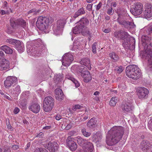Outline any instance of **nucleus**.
I'll return each mask as SVG.
<instances>
[{
    "label": "nucleus",
    "mask_w": 152,
    "mask_h": 152,
    "mask_svg": "<svg viewBox=\"0 0 152 152\" xmlns=\"http://www.w3.org/2000/svg\"><path fill=\"white\" fill-rule=\"evenodd\" d=\"M112 7H110L108 9L107 13L110 15H112L113 14V12L112 11Z\"/></svg>",
    "instance_id": "nucleus-54"
},
{
    "label": "nucleus",
    "mask_w": 152,
    "mask_h": 152,
    "mask_svg": "<svg viewBox=\"0 0 152 152\" xmlns=\"http://www.w3.org/2000/svg\"><path fill=\"white\" fill-rule=\"evenodd\" d=\"M65 23L64 21L62 20L57 21L56 25L53 26V30L55 34L58 35L61 34Z\"/></svg>",
    "instance_id": "nucleus-6"
},
{
    "label": "nucleus",
    "mask_w": 152,
    "mask_h": 152,
    "mask_svg": "<svg viewBox=\"0 0 152 152\" xmlns=\"http://www.w3.org/2000/svg\"><path fill=\"white\" fill-rule=\"evenodd\" d=\"M81 132L83 135L84 136L87 137L89 136L91 134L90 132H87L86 130V129L84 128L81 129Z\"/></svg>",
    "instance_id": "nucleus-40"
},
{
    "label": "nucleus",
    "mask_w": 152,
    "mask_h": 152,
    "mask_svg": "<svg viewBox=\"0 0 152 152\" xmlns=\"http://www.w3.org/2000/svg\"><path fill=\"white\" fill-rule=\"evenodd\" d=\"M54 21V19L46 17L40 16L39 17V29L42 31H45Z\"/></svg>",
    "instance_id": "nucleus-3"
},
{
    "label": "nucleus",
    "mask_w": 152,
    "mask_h": 152,
    "mask_svg": "<svg viewBox=\"0 0 152 152\" xmlns=\"http://www.w3.org/2000/svg\"><path fill=\"white\" fill-rule=\"evenodd\" d=\"M54 99L51 96L46 97L43 103V108L46 112H48L53 108L54 105Z\"/></svg>",
    "instance_id": "nucleus-4"
},
{
    "label": "nucleus",
    "mask_w": 152,
    "mask_h": 152,
    "mask_svg": "<svg viewBox=\"0 0 152 152\" xmlns=\"http://www.w3.org/2000/svg\"><path fill=\"white\" fill-rule=\"evenodd\" d=\"M19 147V146L17 145H13L12 146V148L14 150H16L18 149Z\"/></svg>",
    "instance_id": "nucleus-62"
},
{
    "label": "nucleus",
    "mask_w": 152,
    "mask_h": 152,
    "mask_svg": "<svg viewBox=\"0 0 152 152\" xmlns=\"http://www.w3.org/2000/svg\"><path fill=\"white\" fill-rule=\"evenodd\" d=\"M140 148L142 151H147L150 148H152V145L149 141L144 140L140 143Z\"/></svg>",
    "instance_id": "nucleus-15"
},
{
    "label": "nucleus",
    "mask_w": 152,
    "mask_h": 152,
    "mask_svg": "<svg viewBox=\"0 0 152 152\" xmlns=\"http://www.w3.org/2000/svg\"><path fill=\"white\" fill-rule=\"evenodd\" d=\"M38 105L37 104H34L31 106L29 108V109L33 112L37 113L38 112Z\"/></svg>",
    "instance_id": "nucleus-35"
},
{
    "label": "nucleus",
    "mask_w": 152,
    "mask_h": 152,
    "mask_svg": "<svg viewBox=\"0 0 152 152\" xmlns=\"http://www.w3.org/2000/svg\"><path fill=\"white\" fill-rule=\"evenodd\" d=\"M8 12V10H6V11L3 10H1L0 13L2 15H4V14H6Z\"/></svg>",
    "instance_id": "nucleus-63"
},
{
    "label": "nucleus",
    "mask_w": 152,
    "mask_h": 152,
    "mask_svg": "<svg viewBox=\"0 0 152 152\" xmlns=\"http://www.w3.org/2000/svg\"><path fill=\"white\" fill-rule=\"evenodd\" d=\"M10 23L11 26L13 28H15L17 25V20L15 22V21L13 19H10Z\"/></svg>",
    "instance_id": "nucleus-44"
},
{
    "label": "nucleus",
    "mask_w": 152,
    "mask_h": 152,
    "mask_svg": "<svg viewBox=\"0 0 152 152\" xmlns=\"http://www.w3.org/2000/svg\"><path fill=\"white\" fill-rule=\"evenodd\" d=\"M62 76L61 74H56L55 75L54 79V81L56 84H57L58 83L61 82L62 80Z\"/></svg>",
    "instance_id": "nucleus-34"
},
{
    "label": "nucleus",
    "mask_w": 152,
    "mask_h": 152,
    "mask_svg": "<svg viewBox=\"0 0 152 152\" xmlns=\"http://www.w3.org/2000/svg\"><path fill=\"white\" fill-rule=\"evenodd\" d=\"M46 142L43 143V146L49 150L50 152H55L58 149V144L55 142H49L48 144H46Z\"/></svg>",
    "instance_id": "nucleus-9"
},
{
    "label": "nucleus",
    "mask_w": 152,
    "mask_h": 152,
    "mask_svg": "<svg viewBox=\"0 0 152 152\" xmlns=\"http://www.w3.org/2000/svg\"><path fill=\"white\" fill-rule=\"evenodd\" d=\"M96 122L95 118H91L87 124V125L90 129H93L96 126Z\"/></svg>",
    "instance_id": "nucleus-27"
},
{
    "label": "nucleus",
    "mask_w": 152,
    "mask_h": 152,
    "mask_svg": "<svg viewBox=\"0 0 152 152\" xmlns=\"http://www.w3.org/2000/svg\"><path fill=\"white\" fill-rule=\"evenodd\" d=\"M121 108L123 112L125 113L131 112L134 108V107L132 106L131 102H127L125 104L121 105Z\"/></svg>",
    "instance_id": "nucleus-13"
},
{
    "label": "nucleus",
    "mask_w": 152,
    "mask_h": 152,
    "mask_svg": "<svg viewBox=\"0 0 152 152\" xmlns=\"http://www.w3.org/2000/svg\"><path fill=\"white\" fill-rule=\"evenodd\" d=\"M123 69L121 66H120L118 67L117 71L119 73H120L121 72L123 71Z\"/></svg>",
    "instance_id": "nucleus-64"
},
{
    "label": "nucleus",
    "mask_w": 152,
    "mask_h": 152,
    "mask_svg": "<svg viewBox=\"0 0 152 152\" xmlns=\"http://www.w3.org/2000/svg\"><path fill=\"white\" fill-rule=\"evenodd\" d=\"M0 49L7 54H12L13 53L12 50L7 45L2 46L1 47Z\"/></svg>",
    "instance_id": "nucleus-26"
},
{
    "label": "nucleus",
    "mask_w": 152,
    "mask_h": 152,
    "mask_svg": "<svg viewBox=\"0 0 152 152\" xmlns=\"http://www.w3.org/2000/svg\"><path fill=\"white\" fill-rule=\"evenodd\" d=\"M38 48L36 46L31 47L29 49L28 48L27 52L29 55H32V56H37V53Z\"/></svg>",
    "instance_id": "nucleus-20"
},
{
    "label": "nucleus",
    "mask_w": 152,
    "mask_h": 152,
    "mask_svg": "<svg viewBox=\"0 0 152 152\" xmlns=\"http://www.w3.org/2000/svg\"><path fill=\"white\" fill-rule=\"evenodd\" d=\"M124 20H125L124 19L121 18H118L117 19V21L120 24L122 25Z\"/></svg>",
    "instance_id": "nucleus-50"
},
{
    "label": "nucleus",
    "mask_w": 152,
    "mask_h": 152,
    "mask_svg": "<svg viewBox=\"0 0 152 152\" xmlns=\"http://www.w3.org/2000/svg\"><path fill=\"white\" fill-rule=\"evenodd\" d=\"M77 141L78 144L80 145L83 146L85 145L87 142L86 140L83 139L80 137H77Z\"/></svg>",
    "instance_id": "nucleus-32"
},
{
    "label": "nucleus",
    "mask_w": 152,
    "mask_h": 152,
    "mask_svg": "<svg viewBox=\"0 0 152 152\" xmlns=\"http://www.w3.org/2000/svg\"><path fill=\"white\" fill-rule=\"evenodd\" d=\"M62 59V64L65 66H69L74 60L73 55L69 53L65 54Z\"/></svg>",
    "instance_id": "nucleus-7"
},
{
    "label": "nucleus",
    "mask_w": 152,
    "mask_h": 152,
    "mask_svg": "<svg viewBox=\"0 0 152 152\" xmlns=\"http://www.w3.org/2000/svg\"><path fill=\"white\" fill-rule=\"evenodd\" d=\"M137 91L138 96L140 99H145L147 97L149 91L146 88L141 87L138 89Z\"/></svg>",
    "instance_id": "nucleus-11"
},
{
    "label": "nucleus",
    "mask_w": 152,
    "mask_h": 152,
    "mask_svg": "<svg viewBox=\"0 0 152 152\" xmlns=\"http://www.w3.org/2000/svg\"><path fill=\"white\" fill-rule=\"evenodd\" d=\"M36 11V10L35 9H31V10H30V11H28V14H29L31 13L34 12V14H36L37 12V11L36 12H35Z\"/></svg>",
    "instance_id": "nucleus-57"
},
{
    "label": "nucleus",
    "mask_w": 152,
    "mask_h": 152,
    "mask_svg": "<svg viewBox=\"0 0 152 152\" xmlns=\"http://www.w3.org/2000/svg\"><path fill=\"white\" fill-rule=\"evenodd\" d=\"M62 92H63L62 90L61 89L58 88H56L55 91V97H56V96H57V95L61 93H62Z\"/></svg>",
    "instance_id": "nucleus-48"
},
{
    "label": "nucleus",
    "mask_w": 152,
    "mask_h": 152,
    "mask_svg": "<svg viewBox=\"0 0 152 152\" xmlns=\"http://www.w3.org/2000/svg\"><path fill=\"white\" fill-rule=\"evenodd\" d=\"M39 150L40 152H48V151L46 149L43 148H39Z\"/></svg>",
    "instance_id": "nucleus-59"
},
{
    "label": "nucleus",
    "mask_w": 152,
    "mask_h": 152,
    "mask_svg": "<svg viewBox=\"0 0 152 152\" xmlns=\"http://www.w3.org/2000/svg\"><path fill=\"white\" fill-rule=\"evenodd\" d=\"M5 31L8 34H11L13 32L12 28L8 26H7V28L6 29Z\"/></svg>",
    "instance_id": "nucleus-51"
},
{
    "label": "nucleus",
    "mask_w": 152,
    "mask_h": 152,
    "mask_svg": "<svg viewBox=\"0 0 152 152\" xmlns=\"http://www.w3.org/2000/svg\"><path fill=\"white\" fill-rule=\"evenodd\" d=\"M85 13V11L83 7L80 9L76 12L73 16L74 18L75 19L79 16L81 15L84 14Z\"/></svg>",
    "instance_id": "nucleus-25"
},
{
    "label": "nucleus",
    "mask_w": 152,
    "mask_h": 152,
    "mask_svg": "<svg viewBox=\"0 0 152 152\" xmlns=\"http://www.w3.org/2000/svg\"><path fill=\"white\" fill-rule=\"evenodd\" d=\"M66 78L68 79L71 80L74 83L76 87L77 88L80 86V83L75 78H74L70 74L68 73L66 74Z\"/></svg>",
    "instance_id": "nucleus-24"
},
{
    "label": "nucleus",
    "mask_w": 152,
    "mask_h": 152,
    "mask_svg": "<svg viewBox=\"0 0 152 152\" xmlns=\"http://www.w3.org/2000/svg\"><path fill=\"white\" fill-rule=\"evenodd\" d=\"M18 82L17 78L15 76H8L4 81L5 87L7 89L9 88L13 84Z\"/></svg>",
    "instance_id": "nucleus-8"
},
{
    "label": "nucleus",
    "mask_w": 152,
    "mask_h": 152,
    "mask_svg": "<svg viewBox=\"0 0 152 152\" xmlns=\"http://www.w3.org/2000/svg\"><path fill=\"white\" fill-rule=\"evenodd\" d=\"M20 111V110L18 108L16 107L14 110L13 113L15 114H17Z\"/></svg>",
    "instance_id": "nucleus-56"
},
{
    "label": "nucleus",
    "mask_w": 152,
    "mask_h": 152,
    "mask_svg": "<svg viewBox=\"0 0 152 152\" xmlns=\"http://www.w3.org/2000/svg\"><path fill=\"white\" fill-rule=\"evenodd\" d=\"M81 75L83 78L84 81L86 83H88L90 81L92 78L89 72L88 71H85L81 72Z\"/></svg>",
    "instance_id": "nucleus-18"
},
{
    "label": "nucleus",
    "mask_w": 152,
    "mask_h": 152,
    "mask_svg": "<svg viewBox=\"0 0 152 152\" xmlns=\"http://www.w3.org/2000/svg\"><path fill=\"white\" fill-rule=\"evenodd\" d=\"M20 43L18 44H17L15 47L16 48L17 50L20 53L23 52L24 50V46L23 44H22L20 41Z\"/></svg>",
    "instance_id": "nucleus-36"
},
{
    "label": "nucleus",
    "mask_w": 152,
    "mask_h": 152,
    "mask_svg": "<svg viewBox=\"0 0 152 152\" xmlns=\"http://www.w3.org/2000/svg\"><path fill=\"white\" fill-rule=\"evenodd\" d=\"M7 1H5L4 2V4L3 5V8L4 9H7L8 8V6L7 5Z\"/></svg>",
    "instance_id": "nucleus-58"
},
{
    "label": "nucleus",
    "mask_w": 152,
    "mask_h": 152,
    "mask_svg": "<svg viewBox=\"0 0 152 152\" xmlns=\"http://www.w3.org/2000/svg\"><path fill=\"white\" fill-rule=\"evenodd\" d=\"M85 145L86 148L85 149L86 152H91L93 151L94 147L92 144L89 142H87Z\"/></svg>",
    "instance_id": "nucleus-30"
},
{
    "label": "nucleus",
    "mask_w": 152,
    "mask_h": 152,
    "mask_svg": "<svg viewBox=\"0 0 152 152\" xmlns=\"http://www.w3.org/2000/svg\"><path fill=\"white\" fill-rule=\"evenodd\" d=\"M43 136V133L40 132L39 133V143L40 146H41L43 143L46 142V140L45 137H42Z\"/></svg>",
    "instance_id": "nucleus-28"
},
{
    "label": "nucleus",
    "mask_w": 152,
    "mask_h": 152,
    "mask_svg": "<svg viewBox=\"0 0 152 152\" xmlns=\"http://www.w3.org/2000/svg\"><path fill=\"white\" fill-rule=\"evenodd\" d=\"M126 73L128 77L134 80L139 79L141 75V70L135 65L127 66L126 69Z\"/></svg>",
    "instance_id": "nucleus-2"
},
{
    "label": "nucleus",
    "mask_w": 152,
    "mask_h": 152,
    "mask_svg": "<svg viewBox=\"0 0 152 152\" xmlns=\"http://www.w3.org/2000/svg\"><path fill=\"white\" fill-rule=\"evenodd\" d=\"M93 4H88L86 7V9L89 11H91L92 10Z\"/></svg>",
    "instance_id": "nucleus-55"
},
{
    "label": "nucleus",
    "mask_w": 152,
    "mask_h": 152,
    "mask_svg": "<svg viewBox=\"0 0 152 152\" xmlns=\"http://www.w3.org/2000/svg\"><path fill=\"white\" fill-rule=\"evenodd\" d=\"M17 23L18 25H19L22 27L23 28L26 27V23L24 20L22 19H19L17 20Z\"/></svg>",
    "instance_id": "nucleus-33"
},
{
    "label": "nucleus",
    "mask_w": 152,
    "mask_h": 152,
    "mask_svg": "<svg viewBox=\"0 0 152 152\" xmlns=\"http://www.w3.org/2000/svg\"><path fill=\"white\" fill-rule=\"evenodd\" d=\"M148 126L151 128H152V118L148 121Z\"/></svg>",
    "instance_id": "nucleus-61"
},
{
    "label": "nucleus",
    "mask_w": 152,
    "mask_h": 152,
    "mask_svg": "<svg viewBox=\"0 0 152 152\" xmlns=\"http://www.w3.org/2000/svg\"><path fill=\"white\" fill-rule=\"evenodd\" d=\"M66 145L72 151H75L77 148L76 143L72 140L70 137H68L67 139Z\"/></svg>",
    "instance_id": "nucleus-14"
},
{
    "label": "nucleus",
    "mask_w": 152,
    "mask_h": 152,
    "mask_svg": "<svg viewBox=\"0 0 152 152\" xmlns=\"http://www.w3.org/2000/svg\"><path fill=\"white\" fill-rule=\"evenodd\" d=\"M97 45V44L95 42L94 43H93L92 45V51L93 53L94 54H95L96 53V46Z\"/></svg>",
    "instance_id": "nucleus-47"
},
{
    "label": "nucleus",
    "mask_w": 152,
    "mask_h": 152,
    "mask_svg": "<svg viewBox=\"0 0 152 152\" xmlns=\"http://www.w3.org/2000/svg\"><path fill=\"white\" fill-rule=\"evenodd\" d=\"M9 62L5 59L0 58V69L1 70H6L10 68Z\"/></svg>",
    "instance_id": "nucleus-16"
},
{
    "label": "nucleus",
    "mask_w": 152,
    "mask_h": 152,
    "mask_svg": "<svg viewBox=\"0 0 152 152\" xmlns=\"http://www.w3.org/2000/svg\"><path fill=\"white\" fill-rule=\"evenodd\" d=\"M20 86L19 85H17L15 87L11 89L9 91L12 95H18L20 92Z\"/></svg>",
    "instance_id": "nucleus-23"
},
{
    "label": "nucleus",
    "mask_w": 152,
    "mask_h": 152,
    "mask_svg": "<svg viewBox=\"0 0 152 152\" xmlns=\"http://www.w3.org/2000/svg\"><path fill=\"white\" fill-rule=\"evenodd\" d=\"M115 36L120 39L124 40L129 38V35L126 31H118L115 33Z\"/></svg>",
    "instance_id": "nucleus-17"
},
{
    "label": "nucleus",
    "mask_w": 152,
    "mask_h": 152,
    "mask_svg": "<svg viewBox=\"0 0 152 152\" xmlns=\"http://www.w3.org/2000/svg\"><path fill=\"white\" fill-rule=\"evenodd\" d=\"M72 31L74 34H77L80 33H83L85 30L77 24V25L73 28Z\"/></svg>",
    "instance_id": "nucleus-21"
},
{
    "label": "nucleus",
    "mask_w": 152,
    "mask_h": 152,
    "mask_svg": "<svg viewBox=\"0 0 152 152\" xmlns=\"http://www.w3.org/2000/svg\"><path fill=\"white\" fill-rule=\"evenodd\" d=\"M93 138L99 141L101 139L102 136L100 133L97 132L94 135Z\"/></svg>",
    "instance_id": "nucleus-41"
},
{
    "label": "nucleus",
    "mask_w": 152,
    "mask_h": 152,
    "mask_svg": "<svg viewBox=\"0 0 152 152\" xmlns=\"http://www.w3.org/2000/svg\"><path fill=\"white\" fill-rule=\"evenodd\" d=\"M152 53L151 51H148L146 49L143 52L142 56L143 59L147 60L148 64L151 66L152 65Z\"/></svg>",
    "instance_id": "nucleus-12"
},
{
    "label": "nucleus",
    "mask_w": 152,
    "mask_h": 152,
    "mask_svg": "<svg viewBox=\"0 0 152 152\" xmlns=\"http://www.w3.org/2000/svg\"><path fill=\"white\" fill-rule=\"evenodd\" d=\"M45 46L43 44H42L40 46H39V52H42L43 50H45Z\"/></svg>",
    "instance_id": "nucleus-49"
},
{
    "label": "nucleus",
    "mask_w": 152,
    "mask_h": 152,
    "mask_svg": "<svg viewBox=\"0 0 152 152\" xmlns=\"http://www.w3.org/2000/svg\"><path fill=\"white\" fill-rule=\"evenodd\" d=\"M141 40L145 45H146L148 44V38L147 36L143 35L141 38Z\"/></svg>",
    "instance_id": "nucleus-39"
},
{
    "label": "nucleus",
    "mask_w": 152,
    "mask_h": 152,
    "mask_svg": "<svg viewBox=\"0 0 152 152\" xmlns=\"http://www.w3.org/2000/svg\"><path fill=\"white\" fill-rule=\"evenodd\" d=\"M122 45L125 49H129L130 48L131 44L129 41V37L123 41Z\"/></svg>",
    "instance_id": "nucleus-29"
},
{
    "label": "nucleus",
    "mask_w": 152,
    "mask_h": 152,
    "mask_svg": "<svg viewBox=\"0 0 152 152\" xmlns=\"http://www.w3.org/2000/svg\"><path fill=\"white\" fill-rule=\"evenodd\" d=\"M19 103L20 107H25L26 104V100L25 99H20L19 101Z\"/></svg>",
    "instance_id": "nucleus-42"
},
{
    "label": "nucleus",
    "mask_w": 152,
    "mask_h": 152,
    "mask_svg": "<svg viewBox=\"0 0 152 152\" xmlns=\"http://www.w3.org/2000/svg\"><path fill=\"white\" fill-rule=\"evenodd\" d=\"M124 129L121 126H115L108 132L106 142L109 145H113L117 143L122 138L124 133Z\"/></svg>",
    "instance_id": "nucleus-1"
},
{
    "label": "nucleus",
    "mask_w": 152,
    "mask_h": 152,
    "mask_svg": "<svg viewBox=\"0 0 152 152\" xmlns=\"http://www.w3.org/2000/svg\"><path fill=\"white\" fill-rule=\"evenodd\" d=\"M147 34L149 35L150 34L152 33V25L151 26L148 28L147 30L146 31Z\"/></svg>",
    "instance_id": "nucleus-52"
},
{
    "label": "nucleus",
    "mask_w": 152,
    "mask_h": 152,
    "mask_svg": "<svg viewBox=\"0 0 152 152\" xmlns=\"http://www.w3.org/2000/svg\"><path fill=\"white\" fill-rule=\"evenodd\" d=\"M102 3L101 2H100L99 4L97 5L96 10H99L101 6L102 5Z\"/></svg>",
    "instance_id": "nucleus-60"
},
{
    "label": "nucleus",
    "mask_w": 152,
    "mask_h": 152,
    "mask_svg": "<svg viewBox=\"0 0 152 152\" xmlns=\"http://www.w3.org/2000/svg\"><path fill=\"white\" fill-rule=\"evenodd\" d=\"M77 23L85 30L86 28V26L89 24V21L87 18L83 17L79 20Z\"/></svg>",
    "instance_id": "nucleus-19"
},
{
    "label": "nucleus",
    "mask_w": 152,
    "mask_h": 152,
    "mask_svg": "<svg viewBox=\"0 0 152 152\" xmlns=\"http://www.w3.org/2000/svg\"><path fill=\"white\" fill-rule=\"evenodd\" d=\"M64 97V94L62 93H61L58 94L56 97V99L58 100H61L63 99Z\"/></svg>",
    "instance_id": "nucleus-45"
},
{
    "label": "nucleus",
    "mask_w": 152,
    "mask_h": 152,
    "mask_svg": "<svg viewBox=\"0 0 152 152\" xmlns=\"http://www.w3.org/2000/svg\"><path fill=\"white\" fill-rule=\"evenodd\" d=\"M110 56L114 60V61H117L118 59V56L114 53H112L109 54Z\"/></svg>",
    "instance_id": "nucleus-38"
},
{
    "label": "nucleus",
    "mask_w": 152,
    "mask_h": 152,
    "mask_svg": "<svg viewBox=\"0 0 152 152\" xmlns=\"http://www.w3.org/2000/svg\"><path fill=\"white\" fill-rule=\"evenodd\" d=\"M29 91H27L24 92L23 93L22 95L25 96V98H27L29 96Z\"/></svg>",
    "instance_id": "nucleus-53"
},
{
    "label": "nucleus",
    "mask_w": 152,
    "mask_h": 152,
    "mask_svg": "<svg viewBox=\"0 0 152 152\" xmlns=\"http://www.w3.org/2000/svg\"><path fill=\"white\" fill-rule=\"evenodd\" d=\"M131 8L130 11L131 13L134 16L141 14L143 10V5L140 3H135L134 6Z\"/></svg>",
    "instance_id": "nucleus-5"
},
{
    "label": "nucleus",
    "mask_w": 152,
    "mask_h": 152,
    "mask_svg": "<svg viewBox=\"0 0 152 152\" xmlns=\"http://www.w3.org/2000/svg\"><path fill=\"white\" fill-rule=\"evenodd\" d=\"M5 42L7 43L12 44L15 46L17 44H19V43H20L19 40L12 39H7Z\"/></svg>",
    "instance_id": "nucleus-31"
},
{
    "label": "nucleus",
    "mask_w": 152,
    "mask_h": 152,
    "mask_svg": "<svg viewBox=\"0 0 152 152\" xmlns=\"http://www.w3.org/2000/svg\"><path fill=\"white\" fill-rule=\"evenodd\" d=\"M80 63L85 66L87 67L89 69H91L90 62L89 59L87 58H82L80 62Z\"/></svg>",
    "instance_id": "nucleus-22"
},
{
    "label": "nucleus",
    "mask_w": 152,
    "mask_h": 152,
    "mask_svg": "<svg viewBox=\"0 0 152 152\" xmlns=\"http://www.w3.org/2000/svg\"><path fill=\"white\" fill-rule=\"evenodd\" d=\"M144 16L146 18L152 17V5L149 3L145 4V10L143 12Z\"/></svg>",
    "instance_id": "nucleus-10"
},
{
    "label": "nucleus",
    "mask_w": 152,
    "mask_h": 152,
    "mask_svg": "<svg viewBox=\"0 0 152 152\" xmlns=\"http://www.w3.org/2000/svg\"><path fill=\"white\" fill-rule=\"evenodd\" d=\"M83 108L82 106L78 104L73 106L72 107V110H73L76 111L77 110L81 109Z\"/></svg>",
    "instance_id": "nucleus-46"
},
{
    "label": "nucleus",
    "mask_w": 152,
    "mask_h": 152,
    "mask_svg": "<svg viewBox=\"0 0 152 152\" xmlns=\"http://www.w3.org/2000/svg\"><path fill=\"white\" fill-rule=\"evenodd\" d=\"M117 102L116 97H113L110 99L109 102V105L111 107H114Z\"/></svg>",
    "instance_id": "nucleus-37"
},
{
    "label": "nucleus",
    "mask_w": 152,
    "mask_h": 152,
    "mask_svg": "<svg viewBox=\"0 0 152 152\" xmlns=\"http://www.w3.org/2000/svg\"><path fill=\"white\" fill-rule=\"evenodd\" d=\"M127 26L126 28H133L135 27V25L133 22L129 21L128 22Z\"/></svg>",
    "instance_id": "nucleus-43"
}]
</instances>
